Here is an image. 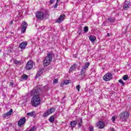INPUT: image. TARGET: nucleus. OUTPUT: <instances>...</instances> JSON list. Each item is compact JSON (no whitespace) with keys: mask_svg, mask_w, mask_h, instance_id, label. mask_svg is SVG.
<instances>
[{"mask_svg":"<svg viewBox=\"0 0 131 131\" xmlns=\"http://www.w3.org/2000/svg\"><path fill=\"white\" fill-rule=\"evenodd\" d=\"M27 46V42H23L20 43L19 48L21 49V50H24L26 46Z\"/></svg>","mask_w":131,"mask_h":131,"instance_id":"obj_15","label":"nucleus"},{"mask_svg":"<svg viewBox=\"0 0 131 131\" xmlns=\"http://www.w3.org/2000/svg\"><path fill=\"white\" fill-rule=\"evenodd\" d=\"M11 24H13V21H11Z\"/></svg>","mask_w":131,"mask_h":131,"instance_id":"obj_46","label":"nucleus"},{"mask_svg":"<svg viewBox=\"0 0 131 131\" xmlns=\"http://www.w3.org/2000/svg\"><path fill=\"white\" fill-rule=\"evenodd\" d=\"M78 33H81V28H79L78 29Z\"/></svg>","mask_w":131,"mask_h":131,"instance_id":"obj_38","label":"nucleus"},{"mask_svg":"<svg viewBox=\"0 0 131 131\" xmlns=\"http://www.w3.org/2000/svg\"><path fill=\"white\" fill-rule=\"evenodd\" d=\"M28 79V76L27 75H23L20 78V81H23V79L26 80Z\"/></svg>","mask_w":131,"mask_h":131,"instance_id":"obj_21","label":"nucleus"},{"mask_svg":"<svg viewBox=\"0 0 131 131\" xmlns=\"http://www.w3.org/2000/svg\"><path fill=\"white\" fill-rule=\"evenodd\" d=\"M119 82H120V83H121L122 85H124L125 84V83L123 81V80L122 79H120L119 80Z\"/></svg>","mask_w":131,"mask_h":131,"instance_id":"obj_28","label":"nucleus"},{"mask_svg":"<svg viewBox=\"0 0 131 131\" xmlns=\"http://www.w3.org/2000/svg\"><path fill=\"white\" fill-rule=\"evenodd\" d=\"M96 126L99 127V128H104L105 126V124L102 121H99L97 124Z\"/></svg>","mask_w":131,"mask_h":131,"instance_id":"obj_14","label":"nucleus"},{"mask_svg":"<svg viewBox=\"0 0 131 131\" xmlns=\"http://www.w3.org/2000/svg\"><path fill=\"white\" fill-rule=\"evenodd\" d=\"M76 67H77L76 64H74L73 66H72L70 69L69 73H70L71 71H73V70H75L76 69Z\"/></svg>","mask_w":131,"mask_h":131,"instance_id":"obj_16","label":"nucleus"},{"mask_svg":"<svg viewBox=\"0 0 131 131\" xmlns=\"http://www.w3.org/2000/svg\"><path fill=\"white\" fill-rule=\"evenodd\" d=\"M90 66V62H86L84 66H82L81 69V75L83 76H85L86 75V70H88V68Z\"/></svg>","mask_w":131,"mask_h":131,"instance_id":"obj_4","label":"nucleus"},{"mask_svg":"<svg viewBox=\"0 0 131 131\" xmlns=\"http://www.w3.org/2000/svg\"><path fill=\"white\" fill-rule=\"evenodd\" d=\"M43 12H38L36 13V18L38 19V20H42L43 19Z\"/></svg>","mask_w":131,"mask_h":131,"instance_id":"obj_9","label":"nucleus"},{"mask_svg":"<svg viewBox=\"0 0 131 131\" xmlns=\"http://www.w3.org/2000/svg\"><path fill=\"white\" fill-rule=\"evenodd\" d=\"M81 34V33H79V35H80Z\"/></svg>","mask_w":131,"mask_h":131,"instance_id":"obj_45","label":"nucleus"},{"mask_svg":"<svg viewBox=\"0 0 131 131\" xmlns=\"http://www.w3.org/2000/svg\"><path fill=\"white\" fill-rule=\"evenodd\" d=\"M130 7V3L129 2L125 1L124 4V10H127Z\"/></svg>","mask_w":131,"mask_h":131,"instance_id":"obj_13","label":"nucleus"},{"mask_svg":"<svg viewBox=\"0 0 131 131\" xmlns=\"http://www.w3.org/2000/svg\"><path fill=\"white\" fill-rule=\"evenodd\" d=\"M112 79V74L110 73H107L103 77V80H105V81H109V80H111Z\"/></svg>","mask_w":131,"mask_h":131,"instance_id":"obj_6","label":"nucleus"},{"mask_svg":"<svg viewBox=\"0 0 131 131\" xmlns=\"http://www.w3.org/2000/svg\"><path fill=\"white\" fill-rule=\"evenodd\" d=\"M26 122V119L25 118V117H24L21 119H20L17 123V125L19 127H22V126H23V125H24V124H25V123Z\"/></svg>","mask_w":131,"mask_h":131,"instance_id":"obj_8","label":"nucleus"},{"mask_svg":"<svg viewBox=\"0 0 131 131\" xmlns=\"http://www.w3.org/2000/svg\"><path fill=\"white\" fill-rule=\"evenodd\" d=\"M107 35H108V36H110V34L107 33Z\"/></svg>","mask_w":131,"mask_h":131,"instance_id":"obj_43","label":"nucleus"},{"mask_svg":"<svg viewBox=\"0 0 131 131\" xmlns=\"http://www.w3.org/2000/svg\"><path fill=\"white\" fill-rule=\"evenodd\" d=\"M76 90H77L78 92H79L80 90V85H78L76 86Z\"/></svg>","mask_w":131,"mask_h":131,"instance_id":"obj_32","label":"nucleus"},{"mask_svg":"<svg viewBox=\"0 0 131 131\" xmlns=\"http://www.w3.org/2000/svg\"><path fill=\"white\" fill-rule=\"evenodd\" d=\"M89 39L92 42H95V40H96V37L95 36L91 35L89 37Z\"/></svg>","mask_w":131,"mask_h":131,"instance_id":"obj_20","label":"nucleus"},{"mask_svg":"<svg viewBox=\"0 0 131 131\" xmlns=\"http://www.w3.org/2000/svg\"><path fill=\"white\" fill-rule=\"evenodd\" d=\"M40 104V97L33 96L31 99V105L33 107H37Z\"/></svg>","mask_w":131,"mask_h":131,"instance_id":"obj_2","label":"nucleus"},{"mask_svg":"<svg viewBox=\"0 0 131 131\" xmlns=\"http://www.w3.org/2000/svg\"><path fill=\"white\" fill-rule=\"evenodd\" d=\"M58 3L59 2H56V4H55V5H54V9H56V8H57V7H58Z\"/></svg>","mask_w":131,"mask_h":131,"instance_id":"obj_37","label":"nucleus"},{"mask_svg":"<svg viewBox=\"0 0 131 131\" xmlns=\"http://www.w3.org/2000/svg\"><path fill=\"white\" fill-rule=\"evenodd\" d=\"M34 113H35V112H30V113H28L27 114V115L28 116H31L32 117L34 115Z\"/></svg>","mask_w":131,"mask_h":131,"instance_id":"obj_23","label":"nucleus"},{"mask_svg":"<svg viewBox=\"0 0 131 131\" xmlns=\"http://www.w3.org/2000/svg\"><path fill=\"white\" fill-rule=\"evenodd\" d=\"M53 53L51 52L47 54V56L44 60L43 63L45 67H47V66H49V64H51V62L53 60Z\"/></svg>","mask_w":131,"mask_h":131,"instance_id":"obj_1","label":"nucleus"},{"mask_svg":"<svg viewBox=\"0 0 131 131\" xmlns=\"http://www.w3.org/2000/svg\"><path fill=\"white\" fill-rule=\"evenodd\" d=\"M42 71L43 70L42 69L39 70L38 73H37L36 75V77H39V76H40V75H41L42 74Z\"/></svg>","mask_w":131,"mask_h":131,"instance_id":"obj_18","label":"nucleus"},{"mask_svg":"<svg viewBox=\"0 0 131 131\" xmlns=\"http://www.w3.org/2000/svg\"><path fill=\"white\" fill-rule=\"evenodd\" d=\"M14 63L17 64H20V61H17V60H15L14 61Z\"/></svg>","mask_w":131,"mask_h":131,"instance_id":"obj_39","label":"nucleus"},{"mask_svg":"<svg viewBox=\"0 0 131 131\" xmlns=\"http://www.w3.org/2000/svg\"><path fill=\"white\" fill-rule=\"evenodd\" d=\"M128 75H124V76H123V80L126 81V80H128Z\"/></svg>","mask_w":131,"mask_h":131,"instance_id":"obj_25","label":"nucleus"},{"mask_svg":"<svg viewBox=\"0 0 131 131\" xmlns=\"http://www.w3.org/2000/svg\"><path fill=\"white\" fill-rule=\"evenodd\" d=\"M0 53H2V50H0Z\"/></svg>","mask_w":131,"mask_h":131,"instance_id":"obj_47","label":"nucleus"},{"mask_svg":"<svg viewBox=\"0 0 131 131\" xmlns=\"http://www.w3.org/2000/svg\"><path fill=\"white\" fill-rule=\"evenodd\" d=\"M32 67H33V61L30 60L27 62L26 66V69L27 70H30Z\"/></svg>","mask_w":131,"mask_h":131,"instance_id":"obj_10","label":"nucleus"},{"mask_svg":"<svg viewBox=\"0 0 131 131\" xmlns=\"http://www.w3.org/2000/svg\"><path fill=\"white\" fill-rule=\"evenodd\" d=\"M8 52H9V53H12V52H13V48L11 47L9 48Z\"/></svg>","mask_w":131,"mask_h":131,"instance_id":"obj_35","label":"nucleus"},{"mask_svg":"<svg viewBox=\"0 0 131 131\" xmlns=\"http://www.w3.org/2000/svg\"><path fill=\"white\" fill-rule=\"evenodd\" d=\"M27 26H28V25L27 24V23H26V21H23L22 23L21 30V33H25V32H26V29L27 28Z\"/></svg>","mask_w":131,"mask_h":131,"instance_id":"obj_7","label":"nucleus"},{"mask_svg":"<svg viewBox=\"0 0 131 131\" xmlns=\"http://www.w3.org/2000/svg\"><path fill=\"white\" fill-rule=\"evenodd\" d=\"M70 124L72 127H74L76 126V124H77V121H72L71 122Z\"/></svg>","mask_w":131,"mask_h":131,"instance_id":"obj_17","label":"nucleus"},{"mask_svg":"<svg viewBox=\"0 0 131 131\" xmlns=\"http://www.w3.org/2000/svg\"><path fill=\"white\" fill-rule=\"evenodd\" d=\"M54 1H55V0H50L49 2V4L50 5H52L53 4V3H54Z\"/></svg>","mask_w":131,"mask_h":131,"instance_id":"obj_40","label":"nucleus"},{"mask_svg":"<svg viewBox=\"0 0 131 131\" xmlns=\"http://www.w3.org/2000/svg\"><path fill=\"white\" fill-rule=\"evenodd\" d=\"M35 128H36V127L33 126L29 130L27 131H35Z\"/></svg>","mask_w":131,"mask_h":131,"instance_id":"obj_26","label":"nucleus"},{"mask_svg":"<svg viewBox=\"0 0 131 131\" xmlns=\"http://www.w3.org/2000/svg\"><path fill=\"white\" fill-rule=\"evenodd\" d=\"M57 3H59V2H60V0H56Z\"/></svg>","mask_w":131,"mask_h":131,"instance_id":"obj_44","label":"nucleus"},{"mask_svg":"<svg viewBox=\"0 0 131 131\" xmlns=\"http://www.w3.org/2000/svg\"><path fill=\"white\" fill-rule=\"evenodd\" d=\"M129 117V113L127 112H123L122 113L119 114V119L121 121H124V122H126L127 119Z\"/></svg>","mask_w":131,"mask_h":131,"instance_id":"obj_3","label":"nucleus"},{"mask_svg":"<svg viewBox=\"0 0 131 131\" xmlns=\"http://www.w3.org/2000/svg\"><path fill=\"white\" fill-rule=\"evenodd\" d=\"M65 19V15H61L56 21V23H61Z\"/></svg>","mask_w":131,"mask_h":131,"instance_id":"obj_12","label":"nucleus"},{"mask_svg":"<svg viewBox=\"0 0 131 131\" xmlns=\"http://www.w3.org/2000/svg\"><path fill=\"white\" fill-rule=\"evenodd\" d=\"M89 130L90 131H94V127L93 126H90Z\"/></svg>","mask_w":131,"mask_h":131,"instance_id":"obj_34","label":"nucleus"},{"mask_svg":"<svg viewBox=\"0 0 131 131\" xmlns=\"http://www.w3.org/2000/svg\"><path fill=\"white\" fill-rule=\"evenodd\" d=\"M49 121L50 122H51L52 123H53V122H54L55 121V118H54V116H51L49 118Z\"/></svg>","mask_w":131,"mask_h":131,"instance_id":"obj_22","label":"nucleus"},{"mask_svg":"<svg viewBox=\"0 0 131 131\" xmlns=\"http://www.w3.org/2000/svg\"><path fill=\"white\" fill-rule=\"evenodd\" d=\"M12 113H13V110L10 109V111L7 112V114H8V115L10 116L12 114Z\"/></svg>","mask_w":131,"mask_h":131,"instance_id":"obj_29","label":"nucleus"},{"mask_svg":"<svg viewBox=\"0 0 131 131\" xmlns=\"http://www.w3.org/2000/svg\"><path fill=\"white\" fill-rule=\"evenodd\" d=\"M108 20L110 23H113L115 21V18H108Z\"/></svg>","mask_w":131,"mask_h":131,"instance_id":"obj_24","label":"nucleus"},{"mask_svg":"<svg viewBox=\"0 0 131 131\" xmlns=\"http://www.w3.org/2000/svg\"><path fill=\"white\" fill-rule=\"evenodd\" d=\"M11 85H12V86L14 85V82H11L10 83V86H11Z\"/></svg>","mask_w":131,"mask_h":131,"instance_id":"obj_42","label":"nucleus"},{"mask_svg":"<svg viewBox=\"0 0 131 131\" xmlns=\"http://www.w3.org/2000/svg\"><path fill=\"white\" fill-rule=\"evenodd\" d=\"M89 32V27H84V33H86V32Z\"/></svg>","mask_w":131,"mask_h":131,"instance_id":"obj_27","label":"nucleus"},{"mask_svg":"<svg viewBox=\"0 0 131 131\" xmlns=\"http://www.w3.org/2000/svg\"><path fill=\"white\" fill-rule=\"evenodd\" d=\"M53 83H58V79H54V80H53Z\"/></svg>","mask_w":131,"mask_h":131,"instance_id":"obj_36","label":"nucleus"},{"mask_svg":"<svg viewBox=\"0 0 131 131\" xmlns=\"http://www.w3.org/2000/svg\"><path fill=\"white\" fill-rule=\"evenodd\" d=\"M63 83H64V84H69V80H64Z\"/></svg>","mask_w":131,"mask_h":131,"instance_id":"obj_30","label":"nucleus"},{"mask_svg":"<svg viewBox=\"0 0 131 131\" xmlns=\"http://www.w3.org/2000/svg\"><path fill=\"white\" fill-rule=\"evenodd\" d=\"M108 131H115V129H114V128H110L108 129Z\"/></svg>","mask_w":131,"mask_h":131,"instance_id":"obj_41","label":"nucleus"},{"mask_svg":"<svg viewBox=\"0 0 131 131\" xmlns=\"http://www.w3.org/2000/svg\"><path fill=\"white\" fill-rule=\"evenodd\" d=\"M56 111V108H51L48 110H47L46 111V112H45L42 116L43 117H47V116H49V115H50V114H52L53 113H54V112Z\"/></svg>","mask_w":131,"mask_h":131,"instance_id":"obj_5","label":"nucleus"},{"mask_svg":"<svg viewBox=\"0 0 131 131\" xmlns=\"http://www.w3.org/2000/svg\"><path fill=\"white\" fill-rule=\"evenodd\" d=\"M81 124H82V118H78V127H81Z\"/></svg>","mask_w":131,"mask_h":131,"instance_id":"obj_19","label":"nucleus"},{"mask_svg":"<svg viewBox=\"0 0 131 131\" xmlns=\"http://www.w3.org/2000/svg\"><path fill=\"white\" fill-rule=\"evenodd\" d=\"M116 118H117V117H116V116L112 117V119L113 122H114L115 121V119H116Z\"/></svg>","mask_w":131,"mask_h":131,"instance_id":"obj_31","label":"nucleus"},{"mask_svg":"<svg viewBox=\"0 0 131 131\" xmlns=\"http://www.w3.org/2000/svg\"><path fill=\"white\" fill-rule=\"evenodd\" d=\"M8 116H10V115L8 113H6L3 115V117H8Z\"/></svg>","mask_w":131,"mask_h":131,"instance_id":"obj_33","label":"nucleus"},{"mask_svg":"<svg viewBox=\"0 0 131 131\" xmlns=\"http://www.w3.org/2000/svg\"><path fill=\"white\" fill-rule=\"evenodd\" d=\"M60 85H61V86H63V85H62V84H61Z\"/></svg>","mask_w":131,"mask_h":131,"instance_id":"obj_48","label":"nucleus"},{"mask_svg":"<svg viewBox=\"0 0 131 131\" xmlns=\"http://www.w3.org/2000/svg\"><path fill=\"white\" fill-rule=\"evenodd\" d=\"M31 95L33 97H39V92L38 90H33L31 92Z\"/></svg>","mask_w":131,"mask_h":131,"instance_id":"obj_11","label":"nucleus"}]
</instances>
